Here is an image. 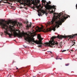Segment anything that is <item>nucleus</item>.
Segmentation results:
<instances>
[{"label": "nucleus", "instance_id": "nucleus-15", "mask_svg": "<svg viewBox=\"0 0 77 77\" xmlns=\"http://www.w3.org/2000/svg\"><path fill=\"white\" fill-rule=\"evenodd\" d=\"M62 42H60V43L59 44L60 45V47H62Z\"/></svg>", "mask_w": 77, "mask_h": 77}, {"label": "nucleus", "instance_id": "nucleus-19", "mask_svg": "<svg viewBox=\"0 0 77 77\" xmlns=\"http://www.w3.org/2000/svg\"><path fill=\"white\" fill-rule=\"evenodd\" d=\"M58 57H59L58 56H57V57L56 58V59L57 60V59H58Z\"/></svg>", "mask_w": 77, "mask_h": 77}, {"label": "nucleus", "instance_id": "nucleus-1", "mask_svg": "<svg viewBox=\"0 0 77 77\" xmlns=\"http://www.w3.org/2000/svg\"><path fill=\"white\" fill-rule=\"evenodd\" d=\"M18 31V30L16 29V31L13 32V35L14 38H16V36H18L19 38H22L23 36L25 38V40L27 41L28 42H33L36 44H39L40 45L43 44V43H42V39H43V38H42L41 36L40 35H38L37 36L39 41H35V38H33L34 35H33L32 33L30 32H27L26 35L28 36H26L24 33H18L17 32Z\"/></svg>", "mask_w": 77, "mask_h": 77}, {"label": "nucleus", "instance_id": "nucleus-4", "mask_svg": "<svg viewBox=\"0 0 77 77\" xmlns=\"http://www.w3.org/2000/svg\"><path fill=\"white\" fill-rule=\"evenodd\" d=\"M4 1H10L11 2H14V1L20 3V6L21 5H23L24 6H26V5H27L26 3V0H2Z\"/></svg>", "mask_w": 77, "mask_h": 77}, {"label": "nucleus", "instance_id": "nucleus-11", "mask_svg": "<svg viewBox=\"0 0 77 77\" xmlns=\"http://www.w3.org/2000/svg\"><path fill=\"white\" fill-rule=\"evenodd\" d=\"M2 2L3 3H6L7 4H9V5H11V3L8 2H5L4 1H2Z\"/></svg>", "mask_w": 77, "mask_h": 77}, {"label": "nucleus", "instance_id": "nucleus-10", "mask_svg": "<svg viewBox=\"0 0 77 77\" xmlns=\"http://www.w3.org/2000/svg\"><path fill=\"white\" fill-rule=\"evenodd\" d=\"M50 31V29H45L44 30H43L42 32H48Z\"/></svg>", "mask_w": 77, "mask_h": 77}, {"label": "nucleus", "instance_id": "nucleus-14", "mask_svg": "<svg viewBox=\"0 0 77 77\" xmlns=\"http://www.w3.org/2000/svg\"><path fill=\"white\" fill-rule=\"evenodd\" d=\"M18 25H19V27H21V26H22V24H19Z\"/></svg>", "mask_w": 77, "mask_h": 77}, {"label": "nucleus", "instance_id": "nucleus-32", "mask_svg": "<svg viewBox=\"0 0 77 77\" xmlns=\"http://www.w3.org/2000/svg\"><path fill=\"white\" fill-rule=\"evenodd\" d=\"M18 69V68L17 67L16 69Z\"/></svg>", "mask_w": 77, "mask_h": 77}, {"label": "nucleus", "instance_id": "nucleus-7", "mask_svg": "<svg viewBox=\"0 0 77 77\" xmlns=\"http://www.w3.org/2000/svg\"><path fill=\"white\" fill-rule=\"evenodd\" d=\"M46 3V5H45V7L46 9L48 10V9L50 8V6H51V5H49L51 4V2H50V1H49V2H47Z\"/></svg>", "mask_w": 77, "mask_h": 77}, {"label": "nucleus", "instance_id": "nucleus-25", "mask_svg": "<svg viewBox=\"0 0 77 77\" xmlns=\"http://www.w3.org/2000/svg\"><path fill=\"white\" fill-rule=\"evenodd\" d=\"M2 33V34H1V36H3V33Z\"/></svg>", "mask_w": 77, "mask_h": 77}, {"label": "nucleus", "instance_id": "nucleus-22", "mask_svg": "<svg viewBox=\"0 0 77 77\" xmlns=\"http://www.w3.org/2000/svg\"><path fill=\"white\" fill-rule=\"evenodd\" d=\"M66 51V50H64L63 51H62V52L63 53V52H65V51Z\"/></svg>", "mask_w": 77, "mask_h": 77}, {"label": "nucleus", "instance_id": "nucleus-30", "mask_svg": "<svg viewBox=\"0 0 77 77\" xmlns=\"http://www.w3.org/2000/svg\"><path fill=\"white\" fill-rule=\"evenodd\" d=\"M74 45V44H73V45H72V46H73V45Z\"/></svg>", "mask_w": 77, "mask_h": 77}, {"label": "nucleus", "instance_id": "nucleus-27", "mask_svg": "<svg viewBox=\"0 0 77 77\" xmlns=\"http://www.w3.org/2000/svg\"><path fill=\"white\" fill-rule=\"evenodd\" d=\"M25 9H27V8L26 7H25Z\"/></svg>", "mask_w": 77, "mask_h": 77}, {"label": "nucleus", "instance_id": "nucleus-39", "mask_svg": "<svg viewBox=\"0 0 77 77\" xmlns=\"http://www.w3.org/2000/svg\"><path fill=\"white\" fill-rule=\"evenodd\" d=\"M14 41H15V40H14Z\"/></svg>", "mask_w": 77, "mask_h": 77}, {"label": "nucleus", "instance_id": "nucleus-8", "mask_svg": "<svg viewBox=\"0 0 77 77\" xmlns=\"http://www.w3.org/2000/svg\"><path fill=\"white\" fill-rule=\"evenodd\" d=\"M29 21H27L26 23V24H27V26H26V28L27 29H29V27H31V26H32V23H30V24H29Z\"/></svg>", "mask_w": 77, "mask_h": 77}, {"label": "nucleus", "instance_id": "nucleus-31", "mask_svg": "<svg viewBox=\"0 0 77 77\" xmlns=\"http://www.w3.org/2000/svg\"><path fill=\"white\" fill-rule=\"evenodd\" d=\"M58 59H60V60H62V58H59Z\"/></svg>", "mask_w": 77, "mask_h": 77}, {"label": "nucleus", "instance_id": "nucleus-18", "mask_svg": "<svg viewBox=\"0 0 77 77\" xmlns=\"http://www.w3.org/2000/svg\"><path fill=\"white\" fill-rule=\"evenodd\" d=\"M74 41H75L73 40V41H72V42L73 43H74V44H75V42Z\"/></svg>", "mask_w": 77, "mask_h": 77}, {"label": "nucleus", "instance_id": "nucleus-17", "mask_svg": "<svg viewBox=\"0 0 77 77\" xmlns=\"http://www.w3.org/2000/svg\"><path fill=\"white\" fill-rule=\"evenodd\" d=\"M42 47V45H39L38 46V47H40V48H41V47Z\"/></svg>", "mask_w": 77, "mask_h": 77}, {"label": "nucleus", "instance_id": "nucleus-16", "mask_svg": "<svg viewBox=\"0 0 77 77\" xmlns=\"http://www.w3.org/2000/svg\"><path fill=\"white\" fill-rule=\"evenodd\" d=\"M38 13L39 14H38V16H41V13L38 12Z\"/></svg>", "mask_w": 77, "mask_h": 77}, {"label": "nucleus", "instance_id": "nucleus-34", "mask_svg": "<svg viewBox=\"0 0 77 77\" xmlns=\"http://www.w3.org/2000/svg\"><path fill=\"white\" fill-rule=\"evenodd\" d=\"M34 27H35V26H33V28H34Z\"/></svg>", "mask_w": 77, "mask_h": 77}, {"label": "nucleus", "instance_id": "nucleus-5", "mask_svg": "<svg viewBox=\"0 0 77 77\" xmlns=\"http://www.w3.org/2000/svg\"><path fill=\"white\" fill-rule=\"evenodd\" d=\"M40 1L39 0H37V2L36 0H34L32 3L31 5H33V6L32 7V8L34 10H36L35 8H37V5H38V3H39Z\"/></svg>", "mask_w": 77, "mask_h": 77}, {"label": "nucleus", "instance_id": "nucleus-36", "mask_svg": "<svg viewBox=\"0 0 77 77\" xmlns=\"http://www.w3.org/2000/svg\"><path fill=\"white\" fill-rule=\"evenodd\" d=\"M20 32V31H19V32Z\"/></svg>", "mask_w": 77, "mask_h": 77}, {"label": "nucleus", "instance_id": "nucleus-24", "mask_svg": "<svg viewBox=\"0 0 77 77\" xmlns=\"http://www.w3.org/2000/svg\"><path fill=\"white\" fill-rule=\"evenodd\" d=\"M18 27H20V25H18V24L17 25Z\"/></svg>", "mask_w": 77, "mask_h": 77}, {"label": "nucleus", "instance_id": "nucleus-28", "mask_svg": "<svg viewBox=\"0 0 77 77\" xmlns=\"http://www.w3.org/2000/svg\"><path fill=\"white\" fill-rule=\"evenodd\" d=\"M2 0H1V1H0V3H2Z\"/></svg>", "mask_w": 77, "mask_h": 77}, {"label": "nucleus", "instance_id": "nucleus-20", "mask_svg": "<svg viewBox=\"0 0 77 77\" xmlns=\"http://www.w3.org/2000/svg\"><path fill=\"white\" fill-rule=\"evenodd\" d=\"M65 65L66 66H68V65H69V63H67V64H66Z\"/></svg>", "mask_w": 77, "mask_h": 77}, {"label": "nucleus", "instance_id": "nucleus-6", "mask_svg": "<svg viewBox=\"0 0 77 77\" xmlns=\"http://www.w3.org/2000/svg\"><path fill=\"white\" fill-rule=\"evenodd\" d=\"M50 7L49 8V9L48 10H50V9L51 10H52L53 9H54V12H55V9H56V6H52L51 5H49ZM51 13V14H53V13L54 14V15L55 16V14H56V13H54V11H53V10H52V11H49Z\"/></svg>", "mask_w": 77, "mask_h": 77}, {"label": "nucleus", "instance_id": "nucleus-37", "mask_svg": "<svg viewBox=\"0 0 77 77\" xmlns=\"http://www.w3.org/2000/svg\"><path fill=\"white\" fill-rule=\"evenodd\" d=\"M39 73H41V72H39Z\"/></svg>", "mask_w": 77, "mask_h": 77}, {"label": "nucleus", "instance_id": "nucleus-23", "mask_svg": "<svg viewBox=\"0 0 77 77\" xmlns=\"http://www.w3.org/2000/svg\"><path fill=\"white\" fill-rule=\"evenodd\" d=\"M47 52H48V53H49V52H50V53H52V52H51V51H48Z\"/></svg>", "mask_w": 77, "mask_h": 77}, {"label": "nucleus", "instance_id": "nucleus-26", "mask_svg": "<svg viewBox=\"0 0 77 77\" xmlns=\"http://www.w3.org/2000/svg\"><path fill=\"white\" fill-rule=\"evenodd\" d=\"M76 9H77V4H76Z\"/></svg>", "mask_w": 77, "mask_h": 77}, {"label": "nucleus", "instance_id": "nucleus-3", "mask_svg": "<svg viewBox=\"0 0 77 77\" xmlns=\"http://www.w3.org/2000/svg\"><path fill=\"white\" fill-rule=\"evenodd\" d=\"M5 20H0V26H1L3 29H5V31H4V33H5V35H8L9 37H11V36H13L12 34H10L8 33V25L10 27H14V26H15L16 23L14 21H12L11 20L8 21L7 23H4Z\"/></svg>", "mask_w": 77, "mask_h": 77}, {"label": "nucleus", "instance_id": "nucleus-2", "mask_svg": "<svg viewBox=\"0 0 77 77\" xmlns=\"http://www.w3.org/2000/svg\"><path fill=\"white\" fill-rule=\"evenodd\" d=\"M61 14L60 13L58 17L53 18L52 20L50 22H49L50 24L58 25V27H59V25H60L61 21L64 22L66 20V18H68V17L69 18L70 17L69 15L66 17V14Z\"/></svg>", "mask_w": 77, "mask_h": 77}, {"label": "nucleus", "instance_id": "nucleus-35", "mask_svg": "<svg viewBox=\"0 0 77 77\" xmlns=\"http://www.w3.org/2000/svg\"><path fill=\"white\" fill-rule=\"evenodd\" d=\"M10 77H12V76L11 75V76H10Z\"/></svg>", "mask_w": 77, "mask_h": 77}, {"label": "nucleus", "instance_id": "nucleus-21", "mask_svg": "<svg viewBox=\"0 0 77 77\" xmlns=\"http://www.w3.org/2000/svg\"><path fill=\"white\" fill-rule=\"evenodd\" d=\"M23 46L24 47H25V48H26V47H27V46H25V45H23Z\"/></svg>", "mask_w": 77, "mask_h": 77}, {"label": "nucleus", "instance_id": "nucleus-9", "mask_svg": "<svg viewBox=\"0 0 77 77\" xmlns=\"http://www.w3.org/2000/svg\"><path fill=\"white\" fill-rule=\"evenodd\" d=\"M36 32H38V30H42L43 29V28H41L39 27L38 26H37L36 27H35V28Z\"/></svg>", "mask_w": 77, "mask_h": 77}, {"label": "nucleus", "instance_id": "nucleus-38", "mask_svg": "<svg viewBox=\"0 0 77 77\" xmlns=\"http://www.w3.org/2000/svg\"><path fill=\"white\" fill-rule=\"evenodd\" d=\"M70 47H71V46H70Z\"/></svg>", "mask_w": 77, "mask_h": 77}, {"label": "nucleus", "instance_id": "nucleus-29", "mask_svg": "<svg viewBox=\"0 0 77 77\" xmlns=\"http://www.w3.org/2000/svg\"><path fill=\"white\" fill-rule=\"evenodd\" d=\"M23 8V7H20V8Z\"/></svg>", "mask_w": 77, "mask_h": 77}, {"label": "nucleus", "instance_id": "nucleus-33", "mask_svg": "<svg viewBox=\"0 0 77 77\" xmlns=\"http://www.w3.org/2000/svg\"><path fill=\"white\" fill-rule=\"evenodd\" d=\"M32 44H34V43H32Z\"/></svg>", "mask_w": 77, "mask_h": 77}, {"label": "nucleus", "instance_id": "nucleus-13", "mask_svg": "<svg viewBox=\"0 0 77 77\" xmlns=\"http://www.w3.org/2000/svg\"><path fill=\"white\" fill-rule=\"evenodd\" d=\"M52 29L54 31H55L56 30V26L53 27Z\"/></svg>", "mask_w": 77, "mask_h": 77}, {"label": "nucleus", "instance_id": "nucleus-12", "mask_svg": "<svg viewBox=\"0 0 77 77\" xmlns=\"http://www.w3.org/2000/svg\"><path fill=\"white\" fill-rule=\"evenodd\" d=\"M42 3H43L45 4L46 3V1L44 0H42Z\"/></svg>", "mask_w": 77, "mask_h": 77}]
</instances>
